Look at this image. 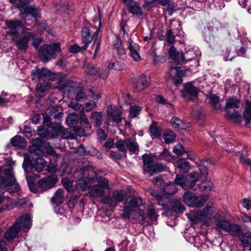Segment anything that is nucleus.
<instances>
[{"label":"nucleus","instance_id":"nucleus-42","mask_svg":"<svg viewBox=\"0 0 251 251\" xmlns=\"http://www.w3.org/2000/svg\"><path fill=\"white\" fill-rule=\"evenodd\" d=\"M148 191L151 196L158 201L159 205L161 206L164 205L165 204L163 202L162 195L159 192L151 189H148Z\"/></svg>","mask_w":251,"mask_h":251},{"label":"nucleus","instance_id":"nucleus-32","mask_svg":"<svg viewBox=\"0 0 251 251\" xmlns=\"http://www.w3.org/2000/svg\"><path fill=\"white\" fill-rule=\"evenodd\" d=\"M171 204L173 210L177 213H182L185 210L184 206L180 200L175 199L171 201Z\"/></svg>","mask_w":251,"mask_h":251},{"label":"nucleus","instance_id":"nucleus-21","mask_svg":"<svg viewBox=\"0 0 251 251\" xmlns=\"http://www.w3.org/2000/svg\"><path fill=\"white\" fill-rule=\"evenodd\" d=\"M199 178L197 172H193L186 176V182L187 189H192L196 185Z\"/></svg>","mask_w":251,"mask_h":251},{"label":"nucleus","instance_id":"nucleus-49","mask_svg":"<svg viewBox=\"0 0 251 251\" xmlns=\"http://www.w3.org/2000/svg\"><path fill=\"white\" fill-rule=\"evenodd\" d=\"M84 69L85 73L89 75H95L98 73L97 69L92 64H85Z\"/></svg>","mask_w":251,"mask_h":251},{"label":"nucleus","instance_id":"nucleus-25","mask_svg":"<svg viewBox=\"0 0 251 251\" xmlns=\"http://www.w3.org/2000/svg\"><path fill=\"white\" fill-rule=\"evenodd\" d=\"M89 194L91 197L99 198L105 194V189L99 185H94L89 191Z\"/></svg>","mask_w":251,"mask_h":251},{"label":"nucleus","instance_id":"nucleus-41","mask_svg":"<svg viewBox=\"0 0 251 251\" xmlns=\"http://www.w3.org/2000/svg\"><path fill=\"white\" fill-rule=\"evenodd\" d=\"M56 74L51 72L46 68L42 69V80H54L56 78Z\"/></svg>","mask_w":251,"mask_h":251},{"label":"nucleus","instance_id":"nucleus-17","mask_svg":"<svg viewBox=\"0 0 251 251\" xmlns=\"http://www.w3.org/2000/svg\"><path fill=\"white\" fill-rule=\"evenodd\" d=\"M184 73V71L181 70L180 67H171L169 71L170 77L173 80V82L177 85L182 83V76Z\"/></svg>","mask_w":251,"mask_h":251},{"label":"nucleus","instance_id":"nucleus-62","mask_svg":"<svg viewBox=\"0 0 251 251\" xmlns=\"http://www.w3.org/2000/svg\"><path fill=\"white\" fill-rule=\"evenodd\" d=\"M170 1L171 0H148L147 2L149 5L157 3L162 6H166L170 2Z\"/></svg>","mask_w":251,"mask_h":251},{"label":"nucleus","instance_id":"nucleus-12","mask_svg":"<svg viewBox=\"0 0 251 251\" xmlns=\"http://www.w3.org/2000/svg\"><path fill=\"white\" fill-rule=\"evenodd\" d=\"M56 182L57 176L52 174L39 181L38 186L42 191H46L52 188Z\"/></svg>","mask_w":251,"mask_h":251},{"label":"nucleus","instance_id":"nucleus-46","mask_svg":"<svg viewBox=\"0 0 251 251\" xmlns=\"http://www.w3.org/2000/svg\"><path fill=\"white\" fill-rule=\"evenodd\" d=\"M125 195L123 190H115L112 193L113 199L118 202L122 201L125 198Z\"/></svg>","mask_w":251,"mask_h":251},{"label":"nucleus","instance_id":"nucleus-24","mask_svg":"<svg viewBox=\"0 0 251 251\" xmlns=\"http://www.w3.org/2000/svg\"><path fill=\"white\" fill-rule=\"evenodd\" d=\"M170 123L174 128L180 129H187L189 125V123H186L175 117L171 119Z\"/></svg>","mask_w":251,"mask_h":251},{"label":"nucleus","instance_id":"nucleus-15","mask_svg":"<svg viewBox=\"0 0 251 251\" xmlns=\"http://www.w3.org/2000/svg\"><path fill=\"white\" fill-rule=\"evenodd\" d=\"M106 116L108 120L112 122L120 123L122 122V112L117 108L113 109L111 105H109L106 110Z\"/></svg>","mask_w":251,"mask_h":251},{"label":"nucleus","instance_id":"nucleus-11","mask_svg":"<svg viewBox=\"0 0 251 251\" xmlns=\"http://www.w3.org/2000/svg\"><path fill=\"white\" fill-rule=\"evenodd\" d=\"M5 25L11 30L8 34L10 35L11 39L14 41L18 38L19 32L17 31V29L23 27L22 22L19 20H7L5 22Z\"/></svg>","mask_w":251,"mask_h":251},{"label":"nucleus","instance_id":"nucleus-55","mask_svg":"<svg viewBox=\"0 0 251 251\" xmlns=\"http://www.w3.org/2000/svg\"><path fill=\"white\" fill-rule=\"evenodd\" d=\"M167 42L169 45H172L175 42V36L173 34V30L170 29L167 32Z\"/></svg>","mask_w":251,"mask_h":251},{"label":"nucleus","instance_id":"nucleus-27","mask_svg":"<svg viewBox=\"0 0 251 251\" xmlns=\"http://www.w3.org/2000/svg\"><path fill=\"white\" fill-rule=\"evenodd\" d=\"M240 102L236 98L229 97L226 101V109L227 111H229V109L233 108L234 110L238 109L239 107Z\"/></svg>","mask_w":251,"mask_h":251},{"label":"nucleus","instance_id":"nucleus-57","mask_svg":"<svg viewBox=\"0 0 251 251\" xmlns=\"http://www.w3.org/2000/svg\"><path fill=\"white\" fill-rule=\"evenodd\" d=\"M78 120L80 125H82L83 126L84 125L86 127H90V125L89 123L88 119L86 114L83 112L81 114Z\"/></svg>","mask_w":251,"mask_h":251},{"label":"nucleus","instance_id":"nucleus-14","mask_svg":"<svg viewBox=\"0 0 251 251\" xmlns=\"http://www.w3.org/2000/svg\"><path fill=\"white\" fill-rule=\"evenodd\" d=\"M143 204V199L141 198H135L130 196L128 199L126 200L124 207L128 211H134L136 208Z\"/></svg>","mask_w":251,"mask_h":251},{"label":"nucleus","instance_id":"nucleus-2","mask_svg":"<svg viewBox=\"0 0 251 251\" xmlns=\"http://www.w3.org/2000/svg\"><path fill=\"white\" fill-rule=\"evenodd\" d=\"M91 28L88 26H84L81 30L82 42L84 45L82 47V49L85 50L89 44L93 41V44L91 47L95 49L93 58H95L99 52L100 45V39L99 38L100 30L97 29L95 32Z\"/></svg>","mask_w":251,"mask_h":251},{"label":"nucleus","instance_id":"nucleus-54","mask_svg":"<svg viewBox=\"0 0 251 251\" xmlns=\"http://www.w3.org/2000/svg\"><path fill=\"white\" fill-rule=\"evenodd\" d=\"M147 214L150 220H156L157 215L156 213L155 209L152 205L150 206L147 209Z\"/></svg>","mask_w":251,"mask_h":251},{"label":"nucleus","instance_id":"nucleus-19","mask_svg":"<svg viewBox=\"0 0 251 251\" xmlns=\"http://www.w3.org/2000/svg\"><path fill=\"white\" fill-rule=\"evenodd\" d=\"M169 55L173 60L176 61L178 64H182L185 62V58L183 52L179 53L177 52L176 48L173 46L170 48Z\"/></svg>","mask_w":251,"mask_h":251},{"label":"nucleus","instance_id":"nucleus-59","mask_svg":"<svg viewBox=\"0 0 251 251\" xmlns=\"http://www.w3.org/2000/svg\"><path fill=\"white\" fill-rule=\"evenodd\" d=\"M185 151L184 148L180 144H177L173 149V152L177 156L182 155Z\"/></svg>","mask_w":251,"mask_h":251},{"label":"nucleus","instance_id":"nucleus-18","mask_svg":"<svg viewBox=\"0 0 251 251\" xmlns=\"http://www.w3.org/2000/svg\"><path fill=\"white\" fill-rule=\"evenodd\" d=\"M123 2L126 4L129 12L136 16H141L142 9L137 1L132 0H123Z\"/></svg>","mask_w":251,"mask_h":251},{"label":"nucleus","instance_id":"nucleus-47","mask_svg":"<svg viewBox=\"0 0 251 251\" xmlns=\"http://www.w3.org/2000/svg\"><path fill=\"white\" fill-rule=\"evenodd\" d=\"M31 75L33 80L38 81L40 79H42V69H40L38 68H36L32 70Z\"/></svg>","mask_w":251,"mask_h":251},{"label":"nucleus","instance_id":"nucleus-10","mask_svg":"<svg viewBox=\"0 0 251 251\" xmlns=\"http://www.w3.org/2000/svg\"><path fill=\"white\" fill-rule=\"evenodd\" d=\"M198 88L192 82H188L184 85V89L181 92L182 97L187 100H192L197 97Z\"/></svg>","mask_w":251,"mask_h":251},{"label":"nucleus","instance_id":"nucleus-8","mask_svg":"<svg viewBox=\"0 0 251 251\" xmlns=\"http://www.w3.org/2000/svg\"><path fill=\"white\" fill-rule=\"evenodd\" d=\"M46 163V161L42 158L33 160H25L23 163V168L25 172H27V169L29 168L34 169L35 171L40 173L44 169Z\"/></svg>","mask_w":251,"mask_h":251},{"label":"nucleus","instance_id":"nucleus-60","mask_svg":"<svg viewBox=\"0 0 251 251\" xmlns=\"http://www.w3.org/2000/svg\"><path fill=\"white\" fill-rule=\"evenodd\" d=\"M160 157L162 159L165 160L168 162H170L173 160V157L171 155L169 151L164 149L160 154Z\"/></svg>","mask_w":251,"mask_h":251},{"label":"nucleus","instance_id":"nucleus-20","mask_svg":"<svg viewBox=\"0 0 251 251\" xmlns=\"http://www.w3.org/2000/svg\"><path fill=\"white\" fill-rule=\"evenodd\" d=\"M33 38V35L29 34L16 41L15 44L18 49L21 50H26L28 48L29 42Z\"/></svg>","mask_w":251,"mask_h":251},{"label":"nucleus","instance_id":"nucleus-38","mask_svg":"<svg viewBox=\"0 0 251 251\" xmlns=\"http://www.w3.org/2000/svg\"><path fill=\"white\" fill-rule=\"evenodd\" d=\"M106 65H107L108 69H113L117 71L123 70L126 67L124 64L117 61L112 63L107 61Z\"/></svg>","mask_w":251,"mask_h":251},{"label":"nucleus","instance_id":"nucleus-22","mask_svg":"<svg viewBox=\"0 0 251 251\" xmlns=\"http://www.w3.org/2000/svg\"><path fill=\"white\" fill-rule=\"evenodd\" d=\"M92 122H94L96 126H100L104 120V115L103 112L93 111L90 117Z\"/></svg>","mask_w":251,"mask_h":251},{"label":"nucleus","instance_id":"nucleus-23","mask_svg":"<svg viewBox=\"0 0 251 251\" xmlns=\"http://www.w3.org/2000/svg\"><path fill=\"white\" fill-rule=\"evenodd\" d=\"M10 143L13 147L24 148L27 145L25 139L20 135H16L10 140Z\"/></svg>","mask_w":251,"mask_h":251},{"label":"nucleus","instance_id":"nucleus-52","mask_svg":"<svg viewBox=\"0 0 251 251\" xmlns=\"http://www.w3.org/2000/svg\"><path fill=\"white\" fill-rule=\"evenodd\" d=\"M216 225L218 228L226 231L229 227L230 224L226 220H219L216 222Z\"/></svg>","mask_w":251,"mask_h":251},{"label":"nucleus","instance_id":"nucleus-26","mask_svg":"<svg viewBox=\"0 0 251 251\" xmlns=\"http://www.w3.org/2000/svg\"><path fill=\"white\" fill-rule=\"evenodd\" d=\"M113 48L116 50L117 53L119 55H122L126 54V50L122 44V40L119 36H116V40L113 44Z\"/></svg>","mask_w":251,"mask_h":251},{"label":"nucleus","instance_id":"nucleus-51","mask_svg":"<svg viewBox=\"0 0 251 251\" xmlns=\"http://www.w3.org/2000/svg\"><path fill=\"white\" fill-rule=\"evenodd\" d=\"M62 183L68 192H72L73 190L72 182L69 178L66 177L63 178Z\"/></svg>","mask_w":251,"mask_h":251},{"label":"nucleus","instance_id":"nucleus-64","mask_svg":"<svg viewBox=\"0 0 251 251\" xmlns=\"http://www.w3.org/2000/svg\"><path fill=\"white\" fill-rule=\"evenodd\" d=\"M127 48L130 50V52L139 50V46L138 44L134 43L131 41V39H129L128 41Z\"/></svg>","mask_w":251,"mask_h":251},{"label":"nucleus","instance_id":"nucleus-34","mask_svg":"<svg viewBox=\"0 0 251 251\" xmlns=\"http://www.w3.org/2000/svg\"><path fill=\"white\" fill-rule=\"evenodd\" d=\"M177 167L181 172H186L190 169V164L185 159L180 158L176 162Z\"/></svg>","mask_w":251,"mask_h":251},{"label":"nucleus","instance_id":"nucleus-63","mask_svg":"<svg viewBox=\"0 0 251 251\" xmlns=\"http://www.w3.org/2000/svg\"><path fill=\"white\" fill-rule=\"evenodd\" d=\"M88 92L91 97L95 100H100L101 98V94L99 91L95 92L92 88H89Z\"/></svg>","mask_w":251,"mask_h":251},{"label":"nucleus","instance_id":"nucleus-13","mask_svg":"<svg viewBox=\"0 0 251 251\" xmlns=\"http://www.w3.org/2000/svg\"><path fill=\"white\" fill-rule=\"evenodd\" d=\"M151 83V78L145 75L139 76L133 83L134 90L136 92L141 91L148 87Z\"/></svg>","mask_w":251,"mask_h":251},{"label":"nucleus","instance_id":"nucleus-58","mask_svg":"<svg viewBox=\"0 0 251 251\" xmlns=\"http://www.w3.org/2000/svg\"><path fill=\"white\" fill-rule=\"evenodd\" d=\"M240 240L244 244H249L251 243V235L248 233H242L240 234V236H238Z\"/></svg>","mask_w":251,"mask_h":251},{"label":"nucleus","instance_id":"nucleus-29","mask_svg":"<svg viewBox=\"0 0 251 251\" xmlns=\"http://www.w3.org/2000/svg\"><path fill=\"white\" fill-rule=\"evenodd\" d=\"M51 87V83L49 82H43L41 83L39 87L36 90V94L38 97L42 98L45 95V93Z\"/></svg>","mask_w":251,"mask_h":251},{"label":"nucleus","instance_id":"nucleus-61","mask_svg":"<svg viewBox=\"0 0 251 251\" xmlns=\"http://www.w3.org/2000/svg\"><path fill=\"white\" fill-rule=\"evenodd\" d=\"M97 138L98 140L100 142H102L107 138V134L104 132V130L102 129H99L97 131Z\"/></svg>","mask_w":251,"mask_h":251},{"label":"nucleus","instance_id":"nucleus-3","mask_svg":"<svg viewBox=\"0 0 251 251\" xmlns=\"http://www.w3.org/2000/svg\"><path fill=\"white\" fill-rule=\"evenodd\" d=\"M4 176H0V187L10 193L18 192L20 186L16 180L13 171L10 168H6L3 171Z\"/></svg>","mask_w":251,"mask_h":251},{"label":"nucleus","instance_id":"nucleus-44","mask_svg":"<svg viewBox=\"0 0 251 251\" xmlns=\"http://www.w3.org/2000/svg\"><path fill=\"white\" fill-rule=\"evenodd\" d=\"M115 147L118 151L126 153L127 152L126 139L125 140H118L115 143Z\"/></svg>","mask_w":251,"mask_h":251},{"label":"nucleus","instance_id":"nucleus-56","mask_svg":"<svg viewBox=\"0 0 251 251\" xmlns=\"http://www.w3.org/2000/svg\"><path fill=\"white\" fill-rule=\"evenodd\" d=\"M240 203L247 210H251V198L241 199Z\"/></svg>","mask_w":251,"mask_h":251},{"label":"nucleus","instance_id":"nucleus-31","mask_svg":"<svg viewBox=\"0 0 251 251\" xmlns=\"http://www.w3.org/2000/svg\"><path fill=\"white\" fill-rule=\"evenodd\" d=\"M244 118L247 125L249 124L251 121V101L246 100V107L244 113Z\"/></svg>","mask_w":251,"mask_h":251},{"label":"nucleus","instance_id":"nucleus-48","mask_svg":"<svg viewBox=\"0 0 251 251\" xmlns=\"http://www.w3.org/2000/svg\"><path fill=\"white\" fill-rule=\"evenodd\" d=\"M163 139L165 143L170 144L175 140L176 135L173 131H167L164 133Z\"/></svg>","mask_w":251,"mask_h":251},{"label":"nucleus","instance_id":"nucleus-33","mask_svg":"<svg viewBox=\"0 0 251 251\" xmlns=\"http://www.w3.org/2000/svg\"><path fill=\"white\" fill-rule=\"evenodd\" d=\"M232 236L238 237L240 236L242 233V230L240 226L235 224H230L229 227L228 228L227 231Z\"/></svg>","mask_w":251,"mask_h":251},{"label":"nucleus","instance_id":"nucleus-6","mask_svg":"<svg viewBox=\"0 0 251 251\" xmlns=\"http://www.w3.org/2000/svg\"><path fill=\"white\" fill-rule=\"evenodd\" d=\"M208 200L207 196H197L194 193L187 191L183 195V201L184 203L190 207H201Z\"/></svg>","mask_w":251,"mask_h":251},{"label":"nucleus","instance_id":"nucleus-35","mask_svg":"<svg viewBox=\"0 0 251 251\" xmlns=\"http://www.w3.org/2000/svg\"><path fill=\"white\" fill-rule=\"evenodd\" d=\"M149 130L151 135L156 138H159L161 135V131L157 126V123L155 122H152L149 127Z\"/></svg>","mask_w":251,"mask_h":251},{"label":"nucleus","instance_id":"nucleus-40","mask_svg":"<svg viewBox=\"0 0 251 251\" xmlns=\"http://www.w3.org/2000/svg\"><path fill=\"white\" fill-rule=\"evenodd\" d=\"M177 191V189L175 183L167 184L163 188V192L166 194L171 196L173 195Z\"/></svg>","mask_w":251,"mask_h":251},{"label":"nucleus","instance_id":"nucleus-1","mask_svg":"<svg viewBox=\"0 0 251 251\" xmlns=\"http://www.w3.org/2000/svg\"><path fill=\"white\" fill-rule=\"evenodd\" d=\"M31 217L29 214L18 218L15 224L12 226L4 233V239L0 240V251H7L6 242L10 241L15 238L20 231L30 227Z\"/></svg>","mask_w":251,"mask_h":251},{"label":"nucleus","instance_id":"nucleus-36","mask_svg":"<svg viewBox=\"0 0 251 251\" xmlns=\"http://www.w3.org/2000/svg\"><path fill=\"white\" fill-rule=\"evenodd\" d=\"M126 148L127 150L132 153H137L139 151V146L137 143L132 141L130 139H126Z\"/></svg>","mask_w":251,"mask_h":251},{"label":"nucleus","instance_id":"nucleus-5","mask_svg":"<svg viewBox=\"0 0 251 251\" xmlns=\"http://www.w3.org/2000/svg\"><path fill=\"white\" fill-rule=\"evenodd\" d=\"M60 43L45 45L39 49V55L41 61L46 62L54 57V54L60 50Z\"/></svg>","mask_w":251,"mask_h":251},{"label":"nucleus","instance_id":"nucleus-4","mask_svg":"<svg viewBox=\"0 0 251 251\" xmlns=\"http://www.w3.org/2000/svg\"><path fill=\"white\" fill-rule=\"evenodd\" d=\"M143 163V172L144 174H148L152 176L155 174L162 172L163 166L154 161V156L151 154H144L142 155Z\"/></svg>","mask_w":251,"mask_h":251},{"label":"nucleus","instance_id":"nucleus-37","mask_svg":"<svg viewBox=\"0 0 251 251\" xmlns=\"http://www.w3.org/2000/svg\"><path fill=\"white\" fill-rule=\"evenodd\" d=\"M64 198L63 191L61 189H58L56 190L55 194L51 199L52 202L58 204L62 202Z\"/></svg>","mask_w":251,"mask_h":251},{"label":"nucleus","instance_id":"nucleus-9","mask_svg":"<svg viewBox=\"0 0 251 251\" xmlns=\"http://www.w3.org/2000/svg\"><path fill=\"white\" fill-rule=\"evenodd\" d=\"M53 128V131L49 134L50 138H57L58 134H60L64 139H69L73 137V134L69 129H65L59 123L52 124L51 126Z\"/></svg>","mask_w":251,"mask_h":251},{"label":"nucleus","instance_id":"nucleus-43","mask_svg":"<svg viewBox=\"0 0 251 251\" xmlns=\"http://www.w3.org/2000/svg\"><path fill=\"white\" fill-rule=\"evenodd\" d=\"M205 163L211 164V161L209 159H203L201 161V163L199 164L198 166L201 174L203 176H207V167L205 165Z\"/></svg>","mask_w":251,"mask_h":251},{"label":"nucleus","instance_id":"nucleus-7","mask_svg":"<svg viewBox=\"0 0 251 251\" xmlns=\"http://www.w3.org/2000/svg\"><path fill=\"white\" fill-rule=\"evenodd\" d=\"M216 209L213 205L207 204L203 208V210H199L190 214V219L194 222L204 220L207 217L211 216L215 212Z\"/></svg>","mask_w":251,"mask_h":251},{"label":"nucleus","instance_id":"nucleus-30","mask_svg":"<svg viewBox=\"0 0 251 251\" xmlns=\"http://www.w3.org/2000/svg\"><path fill=\"white\" fill-rule=\"evenodd\" d=\"M241 111L239 110H234V112L232 113L230 111H228L226 115L227 118L230 121L234 123H240L241 122V116L240 114Z\"/></svg>","mask_w":251,"mask_h":251},{"label":"nucleus","instance_id":"nucleus-50","mask_svg":"<svg viewBox=\"0 0 251 251\" xmlns=\"http://www.w3.org/2000/svg\"><path fill=\"white\" fill-rule=\"evenodd\" d=\"M142 108L139 106H132L129 111V118L132 119L136 117L141 111Z\"/></svg>","mask_w":251,"mask_h":251},{"label":"nucleus","instance_id":"nucleus-16","mask_svg":"<svg viewBox=\"0 0 251 251\" xmlns=\"http://www.w3.org/2000/svg\"><path fill=\"white\" fill-rule=\"evenodd\" d=\"M40 9L38 7H35L34 5L27 6L25 7L23 9H20V13L22 18L27 20V16L30 14L34 18L37 19L40 17Z\"/></svg>","mask_w":251,"mask_h":251},{"label":"nucleus","instance_id":"nucleus-45","mask_svg":"<svg viewBox=\"0 0 251 251\" xmlns=\"http://www.w3.org/2000/svg\"><path fill=\"white\" fill-rule=\"evenodd\" d=\"M175 184L180 185L184 190L187 189L186 176L181 175H177L175 180Z\"/></svg>","mask_w":251,"mask_h":251},{"label":"nucleus","instance_id":"nucleus-28","mask_svg":"<svg viewBox=\"0 0 251 251\" xmlns=\"http://www.w3.org/2000/svg\"><path fill=\"white\" fill-rule=\"evenodd\" d=\"M94 178L92 177H86L78 179V185L82 190H86L90 188L91 184L94 183Z\"/></svg>","mask_w":251,"mask_h":251},{"label":"nucleus","instance_id":"nucleus-39","mask_svg":"<svg viewBox=\"0 0 251 251\" xmlns=\"http://www.w3.org/2000/svg\"><path fill=\"white\" fill-rule=\"evenodd\" d=\"M78 121V115L75 113L69 114L66 118V123L70 127L75 125L77 123Z\"/></svg>","mask_w":251,"mask_h":251},{"label":"nucleus","instance_id":"nucleus-53","mask_svg":"<svg viewBox=\"0 0 251 251\" xmlns=\"http://www.w3.org/2000/svg\"><path fill=\"white\" fill-rule=\"evenodd\" d=\"M96 179L98 183L97 185L100 186L104 189L109 188L108 181L103 176L97 177Z\"/></svg>","mask_w":251,"mask_h":251}]
</instances>
